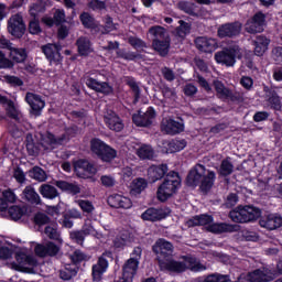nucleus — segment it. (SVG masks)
Here are the masks:
<instances>
[{"label": "nucleus", "instance_id": "obj_1", "mask_svg": "<svg viewBox=\"0 0 282 282\" xmlns=\"http://www.w3.org/2000/svg\"><path fill=\"white\" fill-rule=\"evenodd\" d=\"M153 250L159 254L161 270H167V272H184L185 270L204 272L206 270V267L195 258H187L182 262L171 259L170 256L173 254V245L164 239L158 240Z\"/></svg>", "mask_w": 282, "mask_h": 282}, {"label": "nucleus", "instance_id": "obj_2", "mask_svg": "<svg viewBox=\"0 0 282 282\" xmlns=\"http://www.w3.org/2000/svg\"><path fill=\"white\" fill-rule=\"evenodd\" d=\"M215 178V172L206 170V167L202 164H197L188 173L186 182L188 186H197L200 184V189L204 193H207V191L213 188Z\"/></svg>", "mask_w": 282, "mask_h": 282}, {"label": "nucleus", "instance_id": "obj_3", "mask_svg": "<svg viewBox=\"0 0 282 282\" xmlns=\"http://www.w3.org/2000/svg\"><path fill=\"white\" fill-rule=\"evenodd\" d=\"M182 186V178L176 172H170L156 191V199L159 202H169L171 197L177 195V191Z\"/></svg>", "mask_w": 282, "mask_h": 282}, {"label": "nucleus", "instance_id": "obj_4", "mask_svg": "<svg viewBox=\"0 0 282 282\" xmlns=\"http://www.w3.org/2000/svg\"><path fill=\"white\" fill-rule=\"evenodd\" d=\"M140 259H142V248L135 247L131 252L130 259L123 264L121 275L122 282H133L135 274H138Z\"/></svg>", "mask_w": 282, "mask_h": 282}, {"label": "nucleus", "instance_id": "obj_5", "mask_svg": "<svg viewBox=\"0 0 282 282\" xmlns=\"http://www.w3.org/2000/svg\"><path fill=\"white\" fill-rule=\"evenodd\" d=\"M15 259L17 262L11 263V268L18 272H33L34 268L39 265L36 258L28 256L25 251H17Z\"/></svg>", "mask_w": 282, "mask_h": 282}, {"label": "nucleus", "instance_id": "obj_6", "mask_svg": "<svg viewBox=\"0 0 282 282\" xmlns=\"http://www.w3.org/2000/svg\"><path fill=\"white\" fill-rule=\"evenodd\" d=\"M90 150L98 155L102 162H111V160H116L118 152L115 149L107 145L100 139H93L90 140Z\"/></svg>", "mask_w": 282, "mask_h": 282}, {"label": "nucleus", "instance_id": "obj_7", "mask_svg": "<svg viewBox=\"0 0 282 282\" xmlns=\"http://www.w3.org/2000/svg\"><path fill=\"white\" fill-rule=\"evenodd\" d=\"M236 58H241V48H239V45L237 44L215 54V61L223 65H227V67H232V65L237 63Z\"/></svg>", "mask_w": 282, "mask_h": 282}, {"label": "nucleus", "instance_id": "obj_8", "mask_svg": "<svg viewBox=\"0 0 282 282\" xmlns=\"http://www.w3.org/2000/svg\"><path fill=\"white\" fill-rule=\"evenodd\" d=\"M70 131L72 129H67L65 133H63L59 137H56L52 133H47L42 140V147L46 149V151H52V149H56V147L67 144V142H69Z\"/></svg>", "mask_w": 282, "mask_h": 282}, {"label": "nucleus", "instance_id": "obj_9", "mask_svg": "<svg viewBox=\"0 0 282 282\" xmlns=\"http://www.w3.org/2000/svg\"><path fill=\"white\" fill-rule=\"evenodd\" d=\"M265 26V14L263 12L256 13L245 25L246 32L249 34H258Z\"/></svg>", "mask_w": 282, "mask_h": 282}, {"label": "nucleus", "instance_id": "obj_10", "mask_svg": "<svg viewBox=\"0 0 282 282\" xmlns=\"http://www.w3.org/2000/svg\"><path fill=\"white\" fill-rule=\"evenodd\" d=\"M239 34H241V23L239 22L225 23L217 30L219 39H234V36H239Z\"/></svg>", "mask_w": 282, "mask_h": 282}, {"label": "nucleus", "instance_id": "obj_11", "mask_svg": "<svg viewBox=\"0 0 282 282\" xmlns=\"http://www.w3.org/2000/svg\"><path fill=\"white\" fill-rule=\"evenodd\" d=\"M8 30L12 36L21 39L25 34V23H23V17L21 14L12 15L8 21Z\"/></svg>", "mask_w": 282, "mask_h": 282}, {"label": "nucleus", "instance_id": "obj_12", "mask_svg": "<svg viewBox=\"0 0 282 282\" xmlns=\"http://www.w3.org/2000/svg\"><path fill=\"white\" fill-rule=\"evenodd\" d=\"M107 202L108 206H111V208H122L123 210L133 208V200H131L129 196H124L122 194H111Z\"/></svg>", "mask_w": 282, "mask_h": 282}, {"label": "nucleus", "instance_id": "obj_13", "mask_svg": "<svg viewBox=\"0 0 282 282\" xmlns=\"http://www.w3.org/2000/svg\"><path fill=\"white\" fill-rule=\"evenodd\" d=\"M25 101L31 107V113L33 116H41V111L45 109V100L41 98V96L34 94V93H28L25 96Z\"/></svg>", "mask_w": 282, "mask_h": 282}, {"label": "nucleus", "instance_id": "obj_14", "mask_svg": "<svg viewBox=\"0 0 282 282\" xmlns=\"http://www.w3.org/2000/svg\"><path fill=\"white\" fill-rule=\"evenodd\" d=\"M161 131L167 135H177V133H182V131H184V122L165 118L162 120Z\"/></svg>", "mask_w": 282, "mask_h": 282}, {"label": "nucleus", "instance_id": "obj_15", "mask_svg": "<svg viewBox=\"0 0 282 282\" xmlns=\"http://www.w3.org/2000/svg\"><path fill=\"white\" fill-rule=\"evenodd\" d=\"M171 215V209L169 208H149L142 215V219L145 221H161V219H166Z\"/></svg>", "mask_w": 282, "mask_h": 282}, {"label": "nucleus", "instance_id": "obj_16", "mask_svg": "<svg viewBox=\"0 0 282 282\" xmlns=\"http://www.w3.org/2000/svg\"><path fill=\"white\" fill-rule=\"evenodd\" d=\"M155 119V110L153 108H149L145 113L139 112L133 115L132 120L137 127H149L153 124V120Z\"/></svg>", "mask_w": 282, "mask_h": 282}, {"label": "nucleus", "instance_id": "obj_17", "mask_svg": "<svg viewBox=\"0 0 282 282\" xmlns=\"http://www.w3.org/2000/svg\"><path fill=\"white\" fill-rule=\"evenodd\" d=\"M105 123L108 126V129L111 131H122L124 129V124L122 123V120H120V117L116 115L115 111L108 110L104 116Z\"/></svg>", "mask_w": 282, "mask_h": 282}, {"label": "nucleus", "instance_id": "obj_18", "mask_svg": "<svg viewBox=\"0 0 282 282\" xmlns=\"http://www.w3.org/2000/svg\"><path fill=\"white\" fill-rule=\"evenodd\" d=\"M195 44L197 50L205 52L206 54H213L218 47L217 40L213 37H197Z\"/></svg>", "mask_w": 282, "mask_h": 282}, {"label": "nucleus", "instance_id": "obj_19", "mask_svg": "<svg viewBox=\"0 0 282 282\" xmlns=\"http://www.w3.org/2000/svg\"><path fill=\"white\" fill-rule=\"evenodd\" d=\"M259 224L261 228H265L267 230H276V228H281L282 226V217L276 214H270L262 217Z\"/></svg>", "mask_w": 282, "mask_h": 282}, {"label": "nucleus", "instance_id": "obj_20", "mask_svg": "<svg viewBox=\"0 0 282 282\" xmlns=\"http://www.w3.org/2000/svg\"><path fill=\"white\" fill-rule=\"evenodd\" d=\"M59 251L61 247L51 241L35 247V254L37 257H56V253Z\"/></svg>", "mask_w": 282, "mask_h": 282}, {"label": "nucleus", "instance_id": "obj_21", "mask_svg": "<svg viewBox=\"0 0 282 282\" xmlns=\"http://www.w3.org/2000/svg\"><path fill=\"white\" fill-rule=\"evenodd\" d=\"M42 50L50 63H61L63 59L61 56V45L58 44H47Z\"/></svg>", "mask_w": 282, "mask_h": 282}, {"label": "nucleus", "instance_id": "obj_22", "mask_svg": "<svg viewBox=\"0 0 282 282\" xmlns=\"http://www.w3.org/2000/svg\"><path fill=\"white\" fill-rule=\"evenodd\" d=\"M167 172L169 166L166 164L152 165L148 169V177L152 184H155V182L162 180Z\"/></svg>", "mask_w": 282, "mask_h": 282}, {"label": "nucleus", "instance_id": "obj_23", "mask_svg": "<svg viewBox=\"0 0 282 282\" xmlns=\"http://www.w3.org/2000/svg\"><path fill=\"white\" fill-rule=\"evenodd\" d=\"M86 85L89 89H94V91H99L100 94H112L113 88L107 83H100L98 79L94 77H88L86 79Z\"/></svg>", "mask_w": 282, "mask_h": 282}, {"label": "nucleus", "instance_id": "obj_24", "mask_svg": "<svg viewBox=\"0 0 282 282\" xmlns=\"http://www.w3.org/2000/svg\"><path fill=\"white\" fill-rule=\"evenodd\" d=\"M109 268V261L105 259L104 256H101L97 263L93 265V281H101L102 274L107 272V269Z\"/></svg>", "mask_w": 282, "mask_h": 282}, {"label": "nucleus", "instance_id": "obj_25", "mask_svg": "<svg viewBox=\"0 0 282 282\" xmlns=\"http://www.w3.org/2000/svg\"><path fill=\"white\" fill-rule=\"evenodd\" d=\"M76 171L78 175H84V177H91V175H96V173H98V169H96V165L85 160H80L77 162Z\"/></svg>", "mask_w": 282, "mask_h": 282}, {"label": "nucleus", "instance_id": "obj_26", "mask_svg": "<svg viewBox=\"0 0 282 282\" xmlns=\"http://www.w3.org/2000/svg\"><path fill=\"white\" fill-rule=\"evenodd\" d=\"M213 224V216L210 215H198L194 216L186 221L187 228H194L195 226H205L208 230V226Z\"/></svg>", "mask_w": 282, "mask_h": 282}, {"label": "nucleus", "instance_id": "obj_27", "mask_svg": "<svg viewBox=\"0 0 282 282\" xmlns=\"http://www.w3.org/2000/svg\"><path fill=\"white\" fill-rule=\"evenodd\" d=\"M207 230L214 235H221V232H235V230H237V226L224 223H210V225L207 226Z\"/></svg>", "mask_w": 282, "mask_h": 282}, {"label": "nucleus", "instance_id": "obj_28", "mask_svg": "<svg viewBox=\"0 0 282 282\" xmlns=\"http://www.w3.org/2000/svg\"><path fill=\"white\" fill-rule=\"evenodd\" d=\"M22 199L29 202V204L41 205V196L36 193V189L32 185H28L22 192Z\"/></svg>", "mask_w": 282, "mask_h": 282}, {"label": "nucleus", "instance_id": "obj_29", "mask_svg": "<svg viewBox=\"0 0 282 282\" xmlns=\"http://www.w3.org/2000/svg\"><path fill=\"white\" fill-rule=\"evenodd\" d=\"M256 56H263L268 52L270 39L260 35L253 41Z\"/></svg>", "mask_w": 282, "mask_h": 282}, {"label": "nucleus", "instance_id": "obj_30", "mask_svg": "<svg viewBox=\"0 0 282 282\" xmlns=\"http://www.w3.org/2000/svg\"><path fill=\"white\" fill-rule=\"evenodd\" d=\"M78 54L80 56H89L94 52V46H91V41L88 37L82 36L76 42Z\"/></svg>", "mask_w": 282, "mask_h": 282}, {"label": "nucleus", "instance_id": "obj_31", "mask_svg": "<svg viewBox=\"0 0 282 282\" xmlns=\"http://www.w3.org/2000/svg\"><path fill=\"white\" fill-rule=\"evenodd\" d=\"M112 241H113L115 248H124L127 243H131L132 237L129 230L122 229L118 232V235Z\"/></svg>", "mask_w": 282, "mask_h": 282}, {"label": "nucleus", "instance_id": "obj_32", "mask_svg": "<svg viewBox=\"0 0 282 282\" xmlns=\"http://www.w3.org/2000/svg\"><path fill=\"white\" fill-rule=\"evenodd\" d=\"M0 102L2 105H7L6 111L9 118H12L13 120H21V112H19V109L14 106V102L8 100V98L0 96Z\"/></svg>", "mask_w": 282, "mask_h": 282}, {"label": "nucleus", "instance_id": "obj_33", "mask_svg": "<svg viewBox=\"0 0 282 282\" xmlns=\"http://www.w3.org/2000/svg\"><path fill=\"white\" fill-rule=\"evenodd\" d=\"M78 274V267L76 264H65L64 268L59 270V279L63 281H69Z\"/></svg>", "mask_w": 282, "mask_h": 282}, {"label": "nucleus", "instance_id": "obj_34", "mask_svg": "<svg viewBox=\"0 0 282 282\" xmlns=\"http://www.w3.org/2000/svg\"><path fill=\"white\" fill-rule=\"evenodd\" d=\"M39 193L44 197L45 199H56L58 197V189L56 187L50 185V184H42L39 187Z\"/></svg>", "mask_w": 282, "mask_h": 282}, {"label": "nucleus", "instance_id": "obj_35", "mask_svg": "<svg viewBox=\"0 0 282 282\" xmlns=\"http://www.w3.org/2000/svg\"><path fill=\"white\" fill-rule=\"evenodd\" d=\"M55 185L61 191H65L66 193H70L72 195H78L80 193V186L76 183H69L67 181H56Z\"/></svg>", "mask_w": 282, "mask_h": 282}, {"label": "nucleus", "instance_id": "obj_36", "mask_svg": "<svg viewBox=\"0 0 282 282\" xmlns=\"http://www.w3.org/2000/svg\"><path fill=\"white\" fill-rule=\"evenodd\" d=\"M152 46L161 56H166V54H169V48L171 47V37L153 41Z\"/></svg>", "mask_w": 282, "mask_h": 282}, {"label": "nucleus", "instance_id": "obj_37", "mask_svg": "<svg viewBox=\"0 0 282 282\" xmlns=\"http://www.w3.org/2000/svg\"><path fill=\"white\" fill-rule=\"evenodd\" d=\"M183 149H186L185 140L175 139V140L165 142V152L166 153H177L180 151H183Z\"/></svg>", "mask_w": 282, "mask_h": 282}, {"label": "nucleus", "instance_id": "obj_38", "mask_svg": "<svg viewBox=\"0 0 282 282\" xmlns=\"http://www.w3.org/2000/svg\"><path fill=\"white\" fill-rule=\"evenodd\" d=\"M267 100L271 107V109H275V111L281 110V98L273 89H265Z\"/></svg>", "mask_w": 282, "mask_h": 282}, {"label": "nucleus", "instance_id": "obj_39", "mask_svg": "<svg viewBox=\"0 0 282 282\" xmlns=\"http://www.w3.org/2000/svg\"><path fill=\"white\" fill-rule=\"evenodd\" d=\"M149 34L153 36V41H164L171 39L169 32L163 26L156 25L149 29Z\"/></svg>", "mask_w": 282, "mask_h": 282}, {"label": "nucleus", "instance_id": "obj_40", "mask_svg": "<svg viewBox=\"0 0 282 282\" xmlns=\"http://www.w3.org/2000/svg\"><path fill=\"white\" fill-rule=\"evenodd\" d=\"M9 52V56L11 61H14V63H24L25 58H28V53L23 48L11 46Z\"/></svg>", "mask_w": 282, "mask_h": 282}, {"label": "nucleus", "instance_id": "obj_41", "mask_svg": "<svg viewBox=\"0 0 282 282\" xmlns=\"http://www.w3.org/2000/svg\"><path fill=\"white\" fill-rule=\"evenodd\" d=\"M137 155L141 160H153L155 151H153V148H151V145L143 144L137 148Z\"/></svg>", "mask_w": 282, "mask_h": 282}, {"label": "nucleus", "instance_id": "obj_42", "mask_svg": "<svg viewBox=\"0 0 282 282\" xmlns=\"http://www.w3.org/2000/svg\"><path fill=\"white\" fill-rule=\"evenodd\" d=\"M245 210V221H254V219H259L261 217V209L253 207V206H246L243 207Z\"/></svg>", "mask_w": 282, "mask_h": 282}, {"label": "nucleus", "instance_id": "obj_43", "mask_svg": "<svg viewBox=\"0 0 282 282\" xmlns=\"http://www.w3.org/2000/svg\"><path fill=\"white\" fill-rule=\"evenodd\" d=\"M8 213L13 221H19L28 213V208L14 205L9 208Z\"/></svg>", "mask_w": 282, "mask_h": 282}, {"label": "nucleus", "instance_id": "obj_44", "mask_svg": "<svg viewBox=\"0 0 282 282\" xmlns=\"http://www.w3.org/2000/svg\"><path fill=\"white\" fill-rule=\"evenodd\" d=\"M46 237H48V239H55L56 241H58V239H61V234L58 232V224L56 223H50L44 230Z\"/></svg>", "mask_w": 282, "mask_h": 282}, {"label": "nucleus", "instance_id": "obj_45", "mask_svg": "<svg viewBox=\"0 0 282 282\" xmlns=\"http://www.w3.org/2000/svg\"><path fill=\"white\" fill-rule=\"evenodd\" d=\"M230 219H232L236 224H246V214L243 207L239 206L236 209L231 210Z\"/></svg>", "mask_w": 282, "mask_h": 282}, {"label": "nucleus", "instance_id": "obj_46", "mask_svg": "<svg viewBox=\"0 0 282 282\" xmlns=\"http://www.w3.org/2000/svg\"><path fill=\"white\" fill-rule=\"evenodd\" d=\"M79 19L84 28H88L90 30H94V28H98V23H96L94 17H91V14H89L88 12L82 13Z\"/></svg>", "mask_w": 282, "mask_h": 282}, {"label": "nucleus", "instance_id": "obj_47", "mask_svg": "<svg viewBox=\"0 0 282 282\" xmlns=\"http://www.w3.org/2000/svg\"><path fill=\"white\" fill-rule=\"evenodd\" d=\"M214 87L219 98H230V96H232L230 89L226 88V86H224L219 80L214 82Z\"/></svg>", "mask_w": 282, "mask_h": 282}, {"label": "nucleus", "instance_id": "obj_48", "mask_svg": "<svg viewBox=\"0 0 282 282\" xmlns=\"http://www.w3.org/2000/svg\"><path fill=\"white\" fill-rule=\"evenodd\" d=\"M30 176L32 180H36V182H46L47 180V173L39 166H35L30 171Z\"/></svg>", "mask_w": 282, "mask_h": 282}, {"label": "nucleus", "instance_id": "obj_49", "mask_svg": "<svg viewBox=\"0 0 282 282\" xmlns=\"http://www.w3.org/2000/svg\"><path fill=\"white\" fill-rule=\"evenodd\" d=\"M234 170L235 165H232V162H230V158L223 160L219 171L220 175H224V177L231 175Z\"/></svg>", "mask_w": 282, "mask_h": 282}, {"label": "nucleus", "instance_id": "obj_50", "mask_svg": "<svg viewBox=\"0 0 282 282\" xmlns=\"http://www.w3.org/2000/svg\"><path fill=\"white\" fill-rule=\"evenodd\" d=\"M178 23L180 26L176 29V35L180 36V39H186L187 34H191V24L183 20H180Z\"/></svg>", "mask_w": 282, "mask_h": 282}, {"label": "nucleus", "instance_id": "obj_51", "mask_svg": "<svg viewBox=\"0 0 282 282\" xmlns=\"http://www.w3.org/2000/svg\"><path fill=\"white\" fill-rule=\"evenodd\" d=\"M147 180L144 178H137L131 184L132 193H135L137 195H140L144 188H147Z\"/></svg>", "mask_w": 282, "mask_h": 282}, {"label": "nucleus", "instance_id": "obj_52", "mask_svg": "<svg viewBox=\"0 0 282 282\" xmlns=\"http://www.w3.org/2000/svg\"><path fill=\"white\" fill-rule=\"evenodd\" d=\"M178 10H182V12H185L186 14H189L191 17H195V4L188 1H180L177 3Z\"/></svg>", "mask_w": 282, "mask_h": 282}, {"label": "nucleus", "instance_id": "obj_53", "mask_svg": "<svg viewBox=\"0 0 282 282\" xmlns=\"http://www.w3.org/2000/svg\"><path fill=\"white\" fill-rule=\"evenodd\" d=\"M77 206H79V208L83 210V213H94L95 207L94 204L89 200H85V199H78L76 200Z\"/></svg>", "mask_w": 282, "mask_h": 282}, {"label": "nucleus", "instance_id": "obj_54", "mask_svg": "<svg viewBox=\"0 0 282 282\" xmlns=\"http://www.w3.org/2000/svg\"><path fill=\"white\" fill-rule=\"evenodd\" d=\"M2 197L6 200L7 204H15L17 199H19V196L14 193L13 189H4L2 192Z\"/></svg>", "mask_w": 282, "mask_h": 282}, {"label": "nucleus", "instance_id": "obj_55", "mask_svg": "<svg viewBox=\"0 0 282 282\" xmlns=\"http://www.w3.org/2000/svg\"><path fill=\"white\" fill-rule=\"evenodd\" d=\"M128 43L134 47V50H144L147 47V43L138 37H129Z\"/></svg>", "mask_w": 282, "mask_h": 282}, {"label": "nucleus", "instance_id": "obj_56", "mask_svg": "<svg viewBox=\"0 0 282 282\" xmlns=\"http://www.w3.org/2000/svg\"><path fill=\"white\" fill-rule=\"evenodd\" d=\"M87 259V256L83 253L80 250H75L70 254V260L73 261V264L76 265V263H80V261H85Z\"/></svg>", "mask_w": 282, "mask_h": 282}, {"label": "nucleus", "instance_id": "obj_57", "mask_svg": "<svg viewBox=\"0 0 282 282\" xmlns=\"http://www.w3.org/2000/svg\"><path fill=\"white\" fill-rule=\"evenodd\" d=\"M82 232L87 237V235H91L93 237H96L98 235V231H96V228H94V225H91V221H86L83 226Z\"/></svg>", "mask_w": 282, "mask_h": 282}, {"label": "nucleus", "instance_id": "obj_58", "mask_svg": "<svg viewBox=\"0 0 282 282\" xmlns=\"http://www.w3.org/2000/svg\"><path fill=\"white\" fill-rule=\"evenodd\" d=\"M100 182L102 186H106V188H111L116 186V178L110 175H104L100 177Z\"/></svg>", "mask_w": 282, "mask_h": 282}, {"label": "nucleus", "instance_id": "obj_59", "mask_svg": "<svg viewBox=\"0 0 282 282\" xmlns=\"http://www.w3.org/2000/svg\"><path fill=\"white\" fill-rule=\"evenodd\" d=\"M240 85L243 87V89H247V91H250L252 87L254 86V80L251 77L242 76L240 79Z\"/></svg>", "mask_w": 282, "mask_h": 282}, {"label": "nucleus", "instance_id": "obj_60", "mask_svg": "<svg viewBox=\"0 0 282 282\" xmlns=\"http://www.w3.org/2000/svg\"><path fill=\"white\" fill-rule=\"evenodd\" d=\"M34 223L37 226H45L46 224H50V217H47L45 214L43 213H39L35 215L34 217Z\"/></svg>", "mask_w": 282, "mask_h": 282}, {"label": "nucleus", "instance_id": "obj_61", "mask_svg": "<svg viewBox=\"0 0 282 282\" xmlns=\"http://www.w3.org/2000/svg\"><path fill=\"white\" fill-rule=\"evenodd\" d=\"M44 11H45V3H43V1H40L31 7L30 14L32 17H36L39 12H44Z\"/></svg>", "mask_w": 282, "mask_h": 282}, {"label": "nucleus", "instance_id": "obj_62", "mask_svg": "<svg viewBox=\"0 0 282 282\" xmlns=\"http://www.w3.org/2000/svg\"><path fill=\"white\" fill-rule=\"evenodd\" d=\"M85 237L86 236L83 232V230L70 232V239H73V241H76V243H78L79 246H83V243L85 241Z\"/></svg>", "mask_w": 282, "mask_h": 282}, {"label": "nucleus", "instance_id": "obj_63", "mask_svg": "<svg viewBox=\"0 0 282 282\" xmlns=\"http://www.w3.org/2000/svg\"><path fill=\"white\" fill-rule=\"evenodd\" d=\"M88 8H90V10L99 11V10H105L106 4H105V1L90 0L88 2Z\"/></svg>", "mask_w": 282, "mask_h": 282}, {"label": "nucleus", "instance_id": "obj_64", "mask_svg": "<svg viewBox=\"0 0 282 282\" xmlns=\"http://www.w3.org/2000/svg\"><path fill=\"white\" fill-rule=\"evenodd\" d=\"M272 57L276 61V63H282V46H278L272 50Z\"/></svg>", "mask_w": 282, "mask_h": 282}]
</instances>
